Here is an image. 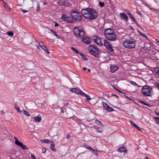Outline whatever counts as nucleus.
Instances as JSON below:
<instances>
[{
    "instance_id": "f257e3e1",
    "label": "nucleus",
    "mask_w": 159,
    "mask_h": 159,
    "mask_svg": "<svg viewBox=\"0 0 159 159\" xmlns=\"http://www.w3.org/2000/svg\"><path fill=\"white\" fill-rule=\"evenodd\" d=\"M81 14L86 19H94L98 16L96 11L90 8L83 9L81 11Z\"/></svg>"
},
{
    "instance_id": "f03ea898",
    "label": "nucleus",
    "mask_w": 159,
    "mask_h": 159,
    "mask_svg": "<svg viewBox=\"0 0 159 159\" xmlns=\"http://www.w3.org/2000/svg\"><path fill=\"white\" fill-rule=\"evenodd\" d=\"M105 38L110 41H114L117 40L116 35L114 32L113 29L107 28L104 31Z\"/></svg>"
},
{
    "instance_id": "7ed1b4c3",
    "label": "nucleus",
    "mask_w": 159,
    "mask_h": 159,
    "mask_svg": "<svg viewBox=\"0 0 159 159\" xmlns=\"http://www.w3.org/2000/svg\"><path fill=\"white\" fill-rule=\"evenodd\" d=\"M136 41L134 39H126L122 43L123 46L125 48H133L135 47Z\"/></svg>"
},
{
    "instance_id": "20e7f679",
    "label": "nucleus",
    "mask_w": 159,
    "mask_h": 159,
    "mask_svg": "<svg viewBox=\"0 0 159 159\" xmlns=\"http://www.w3.org/2000/svg\"><path fill=\"white\" fill-rule=\"evenodd\" d=\"M152 92V89L150 86L147 85L143 86L141 90V93L144 96H150Z\"/></svg>"
},
{
    "instance_id": "39448f33",
    "label": "nucleus",
    "mask_w": 159,
    "mask_h": 159,
    "mask_svg": "<svg viewBox=\"0 0 159 159\" xmlns=\"http://www.w3.org/2000/svg\"><path fill=\"white\" fill-rule=\"evenodd\" d=\"M89 52L95 57H97L98 56V48L94 45H91L89 47Z\"/></svg>"
},
{
    "instance_id": "423d86ee",
    "label": "nucleus",
    "mask_w": 159,
    "mask_h": 159,
    "mask_svg": "<svg viewBox=\"0 0 159 159\" xmlns=\"http://www.w3.org/2000/svg\"><path fill=\"white\" fill-rule=\"evenodd\" d=\"M71 17L75 20L80 21L82 19L81 13L77 11H73L70 13Z\"/></svg>"
},
{
    "instance_id": "0eeeda50",
    "label": "nucleus",
    "mask_w": 159,
    "mask_h": 159,
    "mask_svg": "<svg viewBox=\"0 0 159 159\" xmlns=\"http://www.w3.org/2000/svg\"><path fill=\"white\" fill-rule=\"evenodd\" d=\"M74 33L78 37H81L84 35V31L80 27L75 28L74 29Z\"/></svg>"
},
{
    "instance_id": "6e6552de",
    "label": "nucleus",
    "mask_w": 159,
    "mask_h": 159,
    "mask_svg": "<svg viewBox=\"0 0 159 159\" xmlns=\"http://www.w3.org/2000/svg\"><path fill=\"white\" fill-rule=\"evenodd\" d=\"M104 46L110 52H113V49L111 44L108 41L105 40H104Z\"/></svg>"
},
{
    "instance_id": "1a4fd4ad",
    "label": "nucleus",
    "mask_w": 159,
    "mask_h": 159,
    "mask_svg": "<svg viewBox=\"0 0 159 159\" xmlns=\"http://www.w3.org/2000/svg\"><path fill=\"white\" fill-rule=\"evenodd\" d=\"M94 42L98 45L102 46L103 44L101 41V39L98 36L94 37L93 39Z\"/></svg>"
},
{
    "instance_id": "9d476101",
    "label": "nucleus",
    "mask_w": 159,
    "mask_h": 159,
    "mask_svg": "<svg viewBox=\"0 0 159 159\" xmlns=\"http://www.w3.org/2000/svg\"><path fill=\"white\" fill-rule=\"evenodd\" d=\"M61 19L69 23H72V20L71 18L65 14L62 15Z\"/></svg>"
},
{
    "instance_id": "9b49d317",
    "label": "nucleus",
    "mask_w": 159,
    "mask_h": 159,
    "mask_svg": "<svg viewBox=\"0 0 159 159\" xmlns=\"http://www.w3.org/2000/svg\"><path fill=\"white\" fill-rule=\"evenodd\" d=\"M58 4L59 6H64L66 7H67L69 5L68 2L64 0H60L58 2Z\"/></svg>"
},
{
    "instance_id": "f8f14e48",
    "label": "nucleus",
    "mask_w": 159,
    "mask_h": 159,
    "mask_svg": "<svg viewBox=\"0 0 159 159\" xmlns=\"http://www.w3.org/2000/svg\"><path fill=\"white\" fill-rule=\"evenodd\" d=\"M70 91L80 95H81V92H83L78 88H73L71 89L70 90Z\"/></svg>"
},
{
    "instance_id": "ddd939ff",
    "label": "nucleus",
    "mask_w": 159,
    "mask_h": 159,
    "mask_svg": "<svg viewBox=\"0 0 159 159\" xmlns=\"http://www.w3.org/2000/svg\"><path fill=\"white\" fill-rule=\"evenodd\" d=\"M18 143L17 145L21 147V148L24 150H28V148L26 147V146L24 144L20 142H18Z\"/></svg>"
},
{
    "instance_id": "4468645a",
    "label": "nucleus",
    "mask_w": 159,
    "mask_h": 159,
    "mask_svg": "<svg viewBox=\"0 0 159 159\" xmlns=\"http://www.w3.org/2000/svg\"><path fill=\"white\" fill-rule=\"evenodd\" d=\"M83 41L84 43L87 44H90L91 41V39L89 37L84 38L83 39Z\"/></svg>"
},
{
    "instance_id": "2eb2a0df",
    "label": "nucleus",
    "mask_w": 159,
    "mask_h": 159,
    "mask_svg": "<svg viewBox=\"0 0 159 159\" xmlns=\"http://www.w3.org/2000/svg\"><path fill=\"white\" fill-rule=\"evenodd\" d=\"M120 15L122 19H123L124 20H125L126 21H127L128 20V18L126 15L124 13H120Z\"/></svg>"
},
{
    "instance_id": "dca6fc26",
    "label": "nucleus",
    "mask_w": 159,
    "mask_h": 159,
    "mask_svg": "<svg viewBox=\"0 0 159 159\" xmlns=\"http://www.w3.org/2000/svg\"><path fill=\"white\" fill-rule=\"evenodd\" d=\"M117 152H126L127 150H126L125 148L124 147L122 146L120 147L117 150Z\"/></svg>"
},
{
    "instance_id": "f3484780",
    "label": "nucleus",
    "mask_w": 159,
    "mask_h": 159,
    "mask_svg": "<svg viewBox=\"0 0 159 159\" xmlns=\"http://www.w3.org/2000/svg\"><path fill=\"white\" fill-rule=\"evenodd\" d=\"M118 67L114 65H111L110 66L111 71L112 73H114L117 69Z\"/></svg>"
},
{
    "instance_id": "a211bd4d",
    "label": "nucleus",
    "mask_w": 159,
    "mask_h": 159,
    "mask_svg": "<svg viewBox=\"0 0 159 159\" xmlns=\"http://www.w3.org/2000/svg\"><path fill=\"white\" fill-rule=\"evenodd\" d=\"M41 119V117L39 115L34 117V121L36 122L40 121Z\"/></svg>"
},
{
    "instance_id": "6ab92c4d",
    "label": "nucleus",
    "mask_w": 159,
    "mask_h": 159,
    "mask_svg": "<svg viewBox=\"0 0 159 159\" xmlns=\"http://www.w3.org/2000/svg\"><path fill=\"white\" fill-rule=\"evenodd\" d=\"M51 145L50 147V149L53 151L56 152V149L54 147L55 144L54 143V142L53 141H51Z\"/></svg>"
},
{
    "instance_id": "aec40b11",
    "label": "nucleus",
    "mask_w": 159,
    "mask_h": 159,
    "mask_svg": "<svg viewBox=\"0 0 159 159\" xmlns=\"http://www.w3.org/2000/svg\"><path fill=\"white\" fill-rule=\"evenodd\" d=\"M81 95L85 97H86V99L87 100H90L91 99L90 96L89 95L85 94L83 92H81Z\"/></svg>"
},
{
    "instance_id": "412c9836",
    "label": "nucleus",
    "mask_w": 159,
    "mask_h": 159,
    "mask_svg": "<svg viewBox=\"0 0 159 159\" xmlns=\"http://www.w3.org/2000/svg\"><path fill=\"white\" fill-rule=\"evenodd\" d=\"M40 141L43 143H46L48 144L51 143V141L47 139H45L43 140L41 139L40 140Z\"/></svg>"
},
{
    "instance_id": "4be33fe9",
    "label": "nucleus",
    "mask_w": 159,
    "mask_h": 159,
    "mask_svg": "<svg viewBox=\"0 0 159 159\" xmlns=\"http://www.w3.org/2000/svg\"><path fill=\"white\" fill-rule=\"evenodd\" d=\"M14 108L19 113H21V111H20V108L18 107L17 104H15L14 105Z\"/></svg>"
},
{
    "instance_id": "5701e85b",
    "label": "nucleus",
    "mask_w": 159,
    "mask_h": 159,
    "mask_svg": "<svg viewBox=\"0 0 159 159\" xmlns=\"http://www.w3.org/2000/svg\"><path fill=\"white\" fill-rule=\"evenodd\" d=\"M4 6L5 8V9L8 11H11V9L9 7V6L7 5V4L6 3L4 2Z\"/></svg>"
},
{
    "instance_id": "b1692460",
    "label": "nucleus",
    "mask_w": 159,
    "mask_h": 159,
    "mask_svg": "<svg viewBox=\"0 0 159 159\" xmlns=\"http://www.w3.org/2000/svg\"><path fill=\"white\" fill-rule=\"evenodd\" d=\"M80 55L81 56L82 58L85 61H87L88 60V59L86 57L85 55L84 54L80 52Z\"/></svg>"
},
{
    "instance_id": "393cba45",
    "label": "nucleus",
    "mask_w": 159,
    "mask_h": 159,
    "mask_svg": "<svg viewBox=\"0 0 159 159\" xmlns=\"http://www.w3.org/2000/svg\"><path fill=\"white\" fill-rule=\"evenodd\" d=\"M95 122L98 125H101L103 127L104 126V125L101 122V121H99L98 120H95Z\"/></svg>"
},
{
    "instance_id": "a878e982",
    "label": "nucleus",
    "mask_w": 159,
    "mask_h": 159,
    "mask_svg": "<svg viewBox=\"0 0 159 159\" xmlns=\"http://www.w3.org/2000/svg\"><path fill=\"white\" fill-rule=\"evenodd\" d=\"M22 111L23 112L24 114L27 116H30V113L27 111L25 110L24 109L22 110Z\"/></svg>"
},
{
    "instance_id": "bb28decb",
    "label": "nucleus",
    "mask_w": 159,
    "mask_h": 159,
    "mask_svg": "<svg viewBox=\"0 0 159 159\" xmlns=\"http://www.w3.org/2000/svg\"><path fill=\"white\" fill-rule=\"evenodd\" d=\"M102 105L104 108L106 110H107V107L109 106L106 103L104 102H102Z\"/></svg>"
},
{
    "instance_id": "cd10ccee",
    "label": "nucleus",
    "mask_w": 159,
    "mask_h": 159,
    "mask_svg": "<svg viewBox=\"0 0 159 159\" xmlns=\"http://www.w3.org/2000/svg\"><path fill=\"white\" fill-rule=\"evenodd\" d=\"M70 49L75 52L77 54H79V52H78V50H77L76 49L74 48V47H71Z\"/></svg>"
},
{
    "instance_id": "c85d7f7f",
    "label": "nucleus",
    "mask_w": 159,
    "mask_h": 159,
    "mask_svg": "<svg viewBox=\"0 0 159 159\" xmlns=\"http://www.w3.org/2000/svg\"><path fill=\"white\" fill-rule=\"evenodd\" d=\"M155 71L157 75L159 76V67L156 68Z\"/></svg>"
},
{
    "instance_id": "c756f323",
    "label": "nucleus",
    "mask_w": 159,
    "mask_h": 159,
    "mask_svg": "<svg viewBox=\"0 0 159 159\" xmlns=\"http://www.w3.org/2000/svg\"><path fill=\"white\" fill-rule=\"evenodd\" d=\"M50 31L52 32V33L54 35L56 36V37L58 39H59V36H58L57 34L54 31L50 29Z\"/></svg>"
},
{
    "instance_id": "7c9ffc66",
    "label": "nucleus",
    "mask_w": 159,
    "mask_h": 159,
    "mask_svg": "<svg viewBox=\"0 0 159 159\" xmlns=\"http://www.w3.org/2000/svg\"><path fill=\"white\" fill-rule=\"evenodd\" d=\"M112 87L114 89H115V90H116V91H117L118 92H119L120 93H121V94H124V93L123 92H122L121 91H120V90H119V89H116V88L114 86H112Z\"/></svg>"
},
{
    "instance_id": "2f4dec72",
    "label": "nucleus",
    "mask_w": 159,
    "mask_h": 159,
    "mask_svg": "<svg viewBox=\"0 0 159 159\" xmlns=\"http://www.w3.org/2000/svg\"><path fill=\"white\" fill-rule=\"evenodd\" d=\"M97 131L99 133H102L103 129L101 127H98L97 129Z\"/></svg>"
},
{
    "instance_id": "473e14b6",
    "label": "nucleus",
    "mask_w": 159,
    "mask_h": 159,
    "mask_svg": "<svg viewBox=\"0 0 159 159\" xmlns=\"http://www.w3.org/2000/svg\"><path fill=\"white\" fill-rule=\"evenodd\" d=\"M7 34L11 37H12L13 35V34L12 31H8L7 32Z\"/></svg>"
},
{
    "instance_id": "72a5a7b5",
    "label": "nucleus",
    "mask_w": 159,
    "mask_h": 159,
    "mask_svg": "<svg viewBox=\"0 0 159 159\" xmlns=\"http://www.w3.org/2000/svg\"><path fill=\"white\" fill-rule=\"evenodd\" d=\"M107 110L109 111H114V110L113 108L109 106L108 107Z\"/></svg>"
},
{
    "instance_id": "f704fd0d",
    "label": "nucleus",
    "mask_w": 159,
    "mask_h": 159,
    "mask_svg": "<svg viewBox=\"0 0 159 159\" xmlns=\"http://www.w3.org/2000/svg\"><path fill=\"white\" fill-rule=\"evenodd\" d=\"M155 120L156 123L159 125V117H155Z\"/></svg>"
},
{
    "instance_id": "c9c22d12",
    "label": "nucleus",
    "mask_w": 159,
    "mask_h": 159,
    "mask_svg": "<svg viewBox=\"0 0 159 159\" xmlns=\"http://www.w3.org/2000/svg\"><path fill=\"white\" fill-rule=\"evenodd\" d=\"M14 139H15V143L16 145H17L18 143V142H20L19 141L18 139L15 136L14 137Z\"/></svg>"
},
{
    "instance_id": "e433bc0d",
    "label": "nucleus",
    "mask_w": 159,
    "mask_h": 159,
    "mask_svg": "<svg viewBox=\"0 0 159 159\" xmlns=\"http://www.w3.org/2000/svg\"><path fill=\"white\" fill-rule=\"evenodd\" d=\"M130 123L131 125L132 126H133L134 127H135L136 126H137L136 124L134 123L133 121H132L131 120L130 121Z\"/></svg>"
},
{
    "instance_id": "4c0bfd02",
    "label": "nucleus",
    "mask_w": 159,
    "mask_h": 159,
    "mask_svg": "<svg viewBox=\"0 0 159 159\" xmlns=\"http://www.w3.org/2000/svg\"><path fill=\"white\" fill-rule=\"evenodd\" d=\"M91 150L93 152L96 156L98 155V152L97 151L95 150L94 149L92 148V149H91Z\"/></svg>"
},
{
    "instance_id": "58836bf2",
    "label": "nucleus",
    "mask_w": 159,
    "mask_h": 159,
    "mask_svg": "<svg viewBox=\"0 0 159 159\" xmlns=\"http://www.w3.org/2000/svg\"><path fill=\"white\" fill-rule=\"evenodd\" d=\"M86 148L87 149L91 150V149H92V148L89 145H84Z\"/></svg>"
},
{
    "instance_id": "ea45409f",
    "label": "nucleus",
    "mask_w": 159,
    "mask_h": 159,
    "mask_svg": "<svg viewBox=\"0 0 159 159\" xmlns=\"http://www.w3.org/2000/svg\"><path fill=\"white\" fill-rule=\"evenodd\" d=\"M130 83L131 84H132L134 86H139V85L136 82H135L134 81H131Z\"/></svg>"
},
{
    "instance_id": "a19ab883",
    "label": "nucleus",
    "mask_w": 159,
    "mask_h": 159,
    "mask_svg": "<svg viewBox=\"0 0 159 159\" xmlns=\"http://www.w3.org/2000/svg\"><path fill=\"white\" fill-rule=\"evenodd\" d=\"M99 6L101 7H102L104 6V2H99Z\"/></svg>"
},
{
    "instance_id": "79ce46f5",
    "label": "nucleus",
    "mask_w": 159,
    "mask_h": 159,
    "mask_svg": "<svg viewBox=\"0 0 159 159\" xmlns=\"http://www.w3.org/2000/svg\"><path fill=\"white\" fill-rule=\"evenodd\" d=\"M128 14L129 16L131 18V19L134 18V16L130 12H129V13H128Z\"/></svg>"
},
{
    "instance_id": "37998d69",
    "label": "nucleus",
    "mask_w": 159,
    "mask_h": 159,
    "mask_svg": "<svg viewBox=\"0 0 159 159\" xmlns=\"http://www.w3.org/2000/svg\"><path fill=\"white\" fill-rule=\"evenodd\" d=\"M40 9V5L39 3H37V9L36 11H39Z\"/></svg>"
},
{
    "instance_id": "c03bdc74",
    "label": "nucleus",
    "mask_w": 159,
    "mask_h": 159,
    "mask_svg": "<svg viewBox=\"0 0 159 159\" xmlns=\"http://www.w3.org/2000/svg\"><path fill=\"white\" fill-rule=\"evenodd\" d=\"M140 34L141 35V36L143 37H144L146 38H148L147 36L144 34L140 32Z\"/></svg>"
},
{
    "instance_id": "a18cd8bd",
    "label": "nucleus",
    "mask_w": 159,
    "mask_h": 159,
    "mask_svg": "<svg viewBox=\"0 0 159 159\" xmlns=\"http://www.w3.org/2000/svg\"><path fill=\"white\" fill-rule=\"evenodd\" d=\"M44 44L42 42H40L39 43V45L40 47H42L43 45Z\"/></svg>"
},
{
    "instance_id": "49530a36",
    "label": "nucleus",
    "mask_w": 159,
    "mask_h": 159,
    "mask_svg": "<svg viewBox=\"0 0 159 159\" xmlns=\"http://www.w3.org/2000/svg\"><path fill=\"white\" fill-rule=\"evenodd\" d=\"M132 20L134 21V22L137 25H138V22L136 20H135V19L134 17Z\"/></svg>"
},
{
    "instance_id": "de8ad7c7",
    "label": "nucleus",
    "mask_w": 159,
    "mask_h": 159,
    "mask_svg": "<svg viewBox=\"0 0 159 159\" xmlns=\"http://www.w3.org/2000/svg\"><path fill=\"white\" fill-rule=\"evenodd\" d=\"M132 20L134 21V22L137 25H138V22L136 20H135V19L134 17Z\"/></svg>"
},
{
    "instance_id": "09e8293b",
    "label": "nucleus",
    "mask_w": 159,
    "mask_h": 159,
    "mask_svg": "<svg viewBox=\"0 0 159 159\" xmlns=\"http://www.w3.org/2000/svg\"><path fill=\"white\" fill-rule=\"evenodd\" d=\"M41 48L43 50H44L46 49V47L45 46V44H44L43 45L42 47H41Z\"/></svg>"
},
{
    "instance_id": "8fccbe9b",
    "label": "nucleus",
    "mask_w": 159,
    "mask_h": 159,
    "mask_svg": "<svg viewBox=\"0 0 159 159\" xmlns=\"http://www.w3.org/2000/svg\"><path fill=\"white\" fill-rule=\"evenodd\" d=\"M31 157L33 159H36V157L33 154H31Z\"/></svg>"
},
{
    "instance_id": "3c124183",
    "label": "nucleus",
    "mask_w": 159,
    "mask_h": 159,
    "mask_svg": "<svg viewBox=\"0 0 159 159\" xmlns=\"http://www.w3.org/2000/svg\"><path fill=\"white\" fill-rule=\"evenodd\" d=\"M20 10H21V11H22L24 13L26 12H28V11L27 10H22V9L21 8H20Z\"/></svg>"
},
{
    "instance_id": "603ef678",
    "label": "nucleus",
    "mask_w": 159,
    "mask_h": 159,
    "mask_svg": "<svg viewBox=\"0 0 159 159\" xmlns=\"http://www.w3.org/2000/svg\"><path fill=\"white\" fill-rule=\"evenodd\" d=\"M44 50L45 51V52H46L47 54H49V51H48V50L46 48Z\"/></svg>"
},
{
    "instance_id": "864d4df0",
    "label": "nucleus",
    "mask_w": 159,
    "mask_h": 159,
    "mask_svg": "<svg viewBox=\"0 0 159 159\" xmlns=\"http://www.w3.org/2000/svg\"><path fill=\"white\" fill-rule=\"evenodd\" d=\"M46 152V149L45 148H43L42 150L43 153H44Z\"/></svg>"
},
{
    "instance_id": "5fc2aeb1",
    "label": "nucleus",
    "mask_w": 159,
    "mask_h": 159,
    "mask_svg": "<svg viewBox=\"0 0 159 159\" xmlns=\"http://www.w3.org/2000/svg\"><path fill=\"white\" fill-rule=\"evenodd\" d=\"M136 128H137L139 130L141 131V129L137 125V126L135 127Z\"/></svg>"
},
{
    "instance_id": "6e6d98bb",
    "label": "nucleus",
    "mask_w": 159,
    "mask_h": 159,
    "mask_svg": "<svg viewBox=\"0 0 159 159\" xmlns=\"http://www.w3.org/2000/svg\"><path fill=\"white\" fill-rule=\"evenodd\" d=\"M70 136L69 135V134H68L67 136H66V138L67 139H69V138H70Z\"/></svg>"
},
{
    "instance_id": "4d7b16f0",
    "label": "nucleus",
    "mask_w": 159,
    "mask_h": 159,
    "mask_svg": "<svg viewBox=\"0 0 159 159\" xmlns=\"http://www.w3.org/2000/svg\"><path fill=\"white\" fill-rule=\"evenodd\" d=\"M138 101L139 102H140V103H141L142 104L144 103V101H142L141 100H139Z\"/></svg>"
},
{
    "instance_id": "13d9d810",
    "label": "nucleus",
    "mask_w": 159,
    "mask_h": 159,
    "mask_svg": "<svg viewBox=\"0 0 159 159\" xmlns=\"http://www.w3.org/2000/svg\"><path fill=\"white\" fill-rule=\"evenodd\" d=\"M111 95H112L113 96H115L117 98H118V96L117 95H116V94H114V93H112V94H111Z\"/></svg>"
},
{
    "instance_id": "bf43d9fd",
    "label": "nucleus",
    "mask_w": 159,
    "mask_h": 159,
    "mask_svg": "<svg viewBox=\"0 0 159 159\" xmlns=\"http://www.w3.org/2000/svg\"><path fill=\"white\" fill-rule=\"evenodd\" d=\"M59 25L58 23H55V27H57V26Z\"/></svg>"
},
{
    "instance_id": "052dcab7",
    "label": "nucleus",
    "mask_w": 159,
    "mask_h": 159,
    "mask_svg": "<svg viewBox=\"0 0 159 159\" xmlns=\"http://www.w3.org/2000/svg\"><path fill=\"white\" fill-rule=\"evenodd\" d=\"M145 105H147L149 107H150L151 106L150 104H149L147 103L146 104H145Z\"/></svg>"
},
{
    "instance_id": "680f3d73",
    "label": "nucleus",
    "mask_w": 159,
    "mask_h": 159,
    "mask_svg": "<svg viewBox=\"0 0 159 159\" xmlns=\"http://www.w3.org/2000/svg\"><path fill=\"white\" fill-rule=\"evenodd\" d=\"M137 13H138L139 15H141V12H140L139 11H137Z\"/></svg>"
},
{
    "instance_id": "e2e57ef3",
    "label": "nucleus",
    "mask_w": 159,
    "mask_h": 159,
    "mask_svg": "<svg viewBox=\"0 0 159 159\" xmlns=\"http://www.w3.org/2000/svg\"><path fill=\"white\" fill-rule=\"evenodd\" d=\"M157 86L158 89H159V83L157 84Z\"/></svg>"
},
{
    "instance_id": "0e129e2a",
    "label": "nucleus",
    "mask_w": 159,
    "mask_h": 159,
    "mask_svg": "<svg viewBox=\"0 0 159 159\" xmlns=\"http://www.w3.org/2000/svg\"><path fill=\"white\" fill-rule=\"evenodd\" d=\"M83 69L84 70H86V67H84L83 68Z\"/></svg>"
},
{
    "instance_id": "69168bd1",
    "label": "nucleus",
    "mask_w": 159,
    "mask_h": 159,
    "mask_svg": "<svg viewBox=\"0 0 159 159\" xmlns=\"http://www.w3.org/2000/svg\"><path fill=\"white\" fill-rule=\"evenodd\" d=\"M156 113L157 115L159 116V112H156Z\"/></svg>"
},
{
    "instance_id": "338daca9",
    "label": "nucleus",
    "mask_w": 159,
    "mask_h": 159,
    "mask_svg": "<svg viewBox=\"0 0 159 159\" xmlns=\"http://www.w3.org/2000/svg\"><path fill=\"white\" fill-rule=\"evenodd\" d=\"M43 3L44 5H46L47 4L46 2L45 1Z\"/></svg>"
},
{
    "instance_id": "774afa93",
    "label": "nucleus",
    "mask_w": 159,
    "mask_h": 159,
    "mask_svg": "<svg viewBox=\"0 0 159 159\" xmlns=\"http://www.w3.org/2000/svg\"><path fill=\"white\" fill-rule=\"evenodd\" d=\"M144 159H149L147 157H145Z\"/></svg>"
}]
</instances>
